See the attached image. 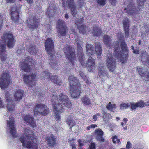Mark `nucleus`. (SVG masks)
Returning <instances> with one entry per match:
<instances>
[{"mask_svg":"<svg viewBox=\"0 0 149 149\" xmlns=\"http://www.w3.org/2000/svg\"><path fill=\"white\" fill-rule=\"evenodd\" d=\"M123 121L124 122L125 124H126V123L128 121L127 119V118H124L123 120Z\"/></svg>","mask_w":149,"mask_h":149,"instance_id":"69168bd1","label":"nucleus"},{"mask_svg":"<svg viewBox=\"0 0 149 149\" xmlns=\"http://www.w3.org/2000/svg\"><path fill=\"white\" fill-rule=\"evenodd\" d=\"M113 142L114 143H118L120 141V139L118 138L117 136H114L112 137Z\"/></svg>","mask_w":149,"mask_h":149,"instance_id":"c03bdc74","label":"nucleus"},{"mask_svg":"<svg viewBox=\"0 0 149 149\" xmlns=\"http://www.w3.org/2000/svg\"><path fill=\"white\" fill-rule=\"evenodd\" d=\"M27 51L29 52L31 54L35 55L36 54V45H35L30 44L26 47Z\"/></svg>","mask_w":149,"mask_h":149,"instance_id":"473e14b6","label":"nucleus"},{"mask_svg":"<svg viewBox=\"0 0 149 149\" xmlns=\"http://www.w3.org/2000/svg\"><path fill=\"white\" fill-rule=\"evenodd\" d=\"M12 116H10L9 118L10 121H7V124L9 125L10 128V132L14 137H17L18 136L16 129L15 125L13 119H12Z\"/></svg>","mask_w":149,"mask_h":149,"instance_id":"f3484780","label":"nucleus"},{"mask_svg":"<svg viewBox=\"0 0 149 149\" xmlns=\"http://www.w3.org/2000/svg\"><path fill=\"white\" fill-rule=\"evenodd\" d=\"M131 146V143L128 141L127 142V143L126 148L127 149H129L130 147Z\"/></svg>","mask_w":149,"mask_h":149,"instance_id":"bf43d9fd","label":"nucleus"},{"mask_svg":"<svg viewBox=\"0 0 149 149\" xmlns=\"http://www.w3.org/2000/svg\"><path fill=\"white\" fill-rule=\"evenodd\" d=\"M96 115H94L93 117V118L94 121H96L97 118V116H96Z\"/></svg>","mask_w":149,"mask_h":149,"instance_id":"e2e57ef3","label":"nucleus"},{"mask_svg":"<svg viewBox=\"0 0 149 149\" xmlns=\"http://www.w3.org/2000/svg\"><path fill=\"white\" fill-rule=\"evenodd\" d=\"M45 50L48 54L50 55V59L54 57V45L53 40L50 38H47L45 43Z\"/></svg>","mask_w":149,"mask_h":149,"instance_id":"9d476101","label":"nucleus"},{"mask_svg":"<svg viewBox=\"0 0 149 149\" xmlns=\"http://www.w3.org/2000/svg\"><path fill=\"white\" fill-rule=\"evenodd\" d=\"M33 59L29 56L25 58L22 61L20 65L21 69L25 72H29L31 70V66L33 65Z\"/></svg>","mask_w":149,"mask_h":149,"instance_id":"6e6552de","label":"nucleus"},{"mask_svg":"<svg viewBox=\"0 0 149 149\" xmlns=\"http://www.w3.org/2000/svg\"><path fill=\"white\" fill-rule=\"evenodd\" d=\"M66 4L68 8L71 9V13L74 17L77 14L76 7L74 0H67Z\"/></svg>","mask_w":149,"mask_h":149,"instance_id":"5701e85b","label":"nucleus"},{"mask_svg":"<svg viewBox=\"0 0 149 149\" xmlns=\"http://www.w3.org/2000/svg\"><path fill=\"white\" fill-rule=\"evenodd\" d=\"M65 18L67 19H68L69 18L68 15L67 13H66L65 14Z\"/></svg>","mask_w":149,"mask_h":149,"instance_id":"774afa93","label":"nucleus"},{"mask_svg":"<svg viewBox=\"0 0 149 149\" xmlns=\"http://www.w3.org/2000/svg\"><path fill=\"white\" fill-rule=\"evenodd\" d=\"M57 28L58 34L60 36H64L66 35L68 32V28L65 22L63 20H58L57 21Z\"/></svg>","mask_w":149,"mask_h":149,"instance_id":"ddd939ff","label":"nucleus"},{"mask_svg":"<svg viewBox=\"0 0 149 149\" xmlns=\"http://www.w3.org/2000/svg\"><path fill=\"white\" fill-rule=\"evenodd\" d=\"M3 23V18L2 15H0V30H1Z\"/></svg>","mask_w":149,"mask_h":149,"instance_id":"6e6d98bb","label":"nucleus"},{"mask_svg":"<svg viewBox=\"0 0 149 149\" xmlns=\"http://www.w3.org/2000/svg\"><path fill=\"white\" fill-rule=\"evenodd\" d=\"M96 145L94 142L91 143L89 145L88 149H96Z\"/></svg>","mask_w":149,"mask_h":149,"instance_id":"3c124183","label":"nucleus"},{"mask_svg":"<svg viewBox=\"0 0 149 149\" xmlns=\"http://www.w3.org/2000/svg\"><path fill=\"white\" fill-rule=\"evenodd\" d=\"M83 21V19L82 18L79 20H76L75 22V23L77 26L78 29H79V32L83 34H85L86 31V26L82 24Z\"/></svg>","mask_w":149,"mask_h":149,"instance_id":"393cba45","label":"nucleus"},{"mask_svg":"<svg viewBox=\"0 0 149 149\" xmlns=\"http://www.w3.org/2000/svg\"><path fill=\"white\" fill-rule=\"evenodd\" d=\"M15 0H6L7 3H13Z\"/></svg>","mask_w":149,"mask_h":149,"instance_id":"0e129e2a","label":"nucleus"},{"mask_svg":"<svg viewBox=\"0 0 149 149\" xmlns=\"http://www.w3.org/2000/svg\"><path fill=\"white\" fill-rule=\"evenodd\" d=\"M78 2L80 8H82L84 5V0H78Z\"/></svg>","mask_w":149,"mask_h":149,"instance_id":"603ef678","label":"nucleus"},{"mask_svg":"<svg viewBox=\"0 0 149 149\" xmlns=\"http://www.w3.org/2000/svg\"><path fill=\"white\" fill-rule=\"evenodd\" d=\"M117 108V106L115 104H112L110 102H109L107 104L106 108L107 110H109L111 112L115 110Z\"/></svg>","mask_w":149,"mask_h":149,"instance_id":"4c0bfd02","label":"nucleus"},{"mask_svg":"<svg viewBox=\"0 0 149 149\" xmlns=\"http://www.w3.org/2000/svg\"><path fill=\"white\" fill-rule=\"evenodd\" d=\"M138 107L143 108L144 107L145 103L142 100L136 103Z\"/></svg>","mask_w":149,"mask_h":149,"instance_id":"de8ad7c7","label":"nucleus"},{"mask_svg":"<svg viewBox=\"0 0 149 149\" xmlns=\"http://www.w3.org/2000/svg\"><path fill=\"white\" fill-rule=\"evenodd\" d=\"M15 42L14 37L10 32H6L3 34L0 42V57L2 61H4L6 58L5 43H7L8 47L12 48L14 47Z\"/></svg>","mask_w":149,"mask_h":149,"instance_id":"f03ea898","label":"nucleus"},{"mask_svg":"<svg viewBox=\"0 0 149 149\" xmlns=\"http://www.w3.org/2000/svg\"><path fill=\"white\" fill-rule=\"evenodd\" d=\"M97 139L100 142H103L105 141V139L102 136H97Z\"/></svg>","mask_w":149,"mask_h":149,"instance_id":"864d4df0","label":"nucleus"},{"mask_svg":"<svg viewBox=\"0 0 149 149\" xmlns=\"http://www.w3.org/2000/svg\"><path fill=\"white\" fill-rule=\"evenodd\" d=\"M0 78V86L2 89L6 88L11 81L10 76L8 72H5L1 75Z\"/></svg>","mask_w":149,"mask_h":149,"instance_id":"f8f14e48","label":"nucleus"},{"mask_svg":"<svg viewBox=\"0 0 149 149\" xmlns=\"http://www.w3.org/2000/svg\"><path fill=\"white\" fill-rule=\"evenodd\" d=\"M10 12V15L12 21L15 22H18L20 19L19 15L20 12L19 9H17L15 6L11 7Z\"/></svg>","mask_w":149,"mask_h":149,"instance_id":"6ab92c4d","label":"nucleus"},{"mask_svg":"<svg viewBox=\"0 0 149 149\" xmlns=\"http://www.w3.org/2000/svg\"><path fill=\"white\" fill-rule=\"evenodd\" d=\"M69 83V91L71 96L74 98H78L82 92L81 85L79 80L73 76L68 77Z\"/></svg>","mask_w":149,"mask_h":149,"instance_id":"20e7f679","label":"nucleus"},{"mask_svg":"<svg viewBox=\"0 0 149 149\" xmlns=\"http://www.w3.org/2000/svg\"><path fill=\"white\" fill-rule=\"evenodd\" d=\"M130 21L128 18L125 17L123 20V24L125 37L128 38L129 36Z\"/></svg>","mask_w":149,"mask_h":149,"instance_id":"b1692460","label":"nucleus"},{"mask_svg":"<svg viewBox=\"0 0 149 149\" xmlns=\"http://www.w3.org/2000/svg\"><path fill=\"white\" fill-rule=\"evenodd\" d=\"M77 48L79 60L83 66H85L86 64L84 65L85 64L84 63V54L83 53V49L80 43H77Z\"/></svg>","mask_w":149,"mask_h":149,"instance_id":"412c9836","label":"nucleus"},{"mask_svg":"<svg viewBox=\"0 0 149 149\" xmlns=\"http://www.w3.org/2000/svg\"><path fill=\"white\" fill-rule=\"evenodd\" d=\"M5 98L6 101L7 102V108L8 110L10 112L13 111L15 109V106L12 98L10 96V95L8 91L6 93Z\"/></svg>","mask_w":149,"mask_h":149,"instance_id":"a211bd4d","label":"nucleus"},{"mask_svg":"<svg viewBox=\"0 0 149 149\" xmlns=\"http://www.w3.org/2000/svg\"><path fill=\"white\" fill-rule=\"evenodd\" d=\"M146 0H137L138 3V8L139 10H140L143 7L144 5V3Z\"/></svg>","mask_w":149,"mask_h":149,"instance_id":"ea45409f","label":"nucleus"},{"mask_svg":"<svg viewBox=\"0 0 149 149\" xmlns=\"http://www.w3.org/2000/svg\"><path fill=\"white\" fill-rule=\"evenodd\" d=\"M90 127L92 128H94L95 127H97V126L96 124H92L90 125Z\"/></svg>","mask_w":149,"mask_h":149,"instance_id":"052dcab7","label":"nucleus"},{"mask_svg":"<svg viewBox=\"0 0 149 149\" xmlns=\"http://www.w3.org/2000/svg\"><path fill=\"white\" fill-rule=\"evenodd\" d=\"M100 6H104L106 4V0H96Z\"/></svg>","mask_w":149,"mask_h":149,"instance_id":"49530a36","label":"nucleus"},{"mask_svg":"<svg viewBox=\"0 0 149 149\" xmlns=\"http://www.w3.org/2000/svg\"><path fill=\"white\" fill-rule=\"evenodd\" d=\"M131 1H129V0H127V2H128V5H127V9L125 8L124 10H127L126 11L127 14L131 15H134L138 13V10L136 8L133 2V0H131Z\"/></svg>","mask_w":149,"mask_h":149,"instance_id":"dca6fc26","label":"nucleus"},{"mask_svg":"<svg viewBox=\"0 0 149 149\" xmlns=\"http://www.w3.org/2000/svg\"><path fill=\"white\" fill-rule=\"evenodd\" d=\"M24 132L26 134L25 136H23L19 138L23 147L29 149L32 148L37 149L38 148V145L34 142L35 141L37 142V140L34 137L33 133L34 132L30 129L29 127H27L25 128Z\"/></svg>","mask_w":149,"mask_h":149,"instance_id":"7ed1b4c3","label":"nucleus"},{"mask_svg":"<svg viewBox=\"0 0 149 149\" xmlns=\"http://www.w3.org/2000/svg\"><path fill=\"white\" fill-rule=\"evenodd\" d=\"M106 64L109 70L111 72H114L116 68V62L114 59L112 53H108L107 55Z\"/></svg>","mask_w":149,"mask_h":149,"instance_id":"9b49d317","label":"nucleus"},{"mask_svg":"<svg viewBox=\"0 0 149 149\" xmlns=\"http://www.w3.org/2000/svg\"><path fill=\"white\" fill-rule=\"evenodd\" d=\"M24 123L28 124L31 127L34 128L36 127V124L34 118L29 114L24 116L22 117Z\"/></svg>","mask_w":149,"mask_h":149,"instance_id":"aec40b11","label":"nucleus"},{"mask_svg":"<svg viewBox=\"0 0 149 149\" xmlns=\"http://www.w3.org/2000/svg\"><path fill=\"white\" fill-rule=\"evenodd\" d=\"M103 42L106 46L110 47L111 45L112 39L111 37L109 35H104L103 37Z\"/></svg>","mask_w":149,"mask_h":149,"instance_id":"7c9ffc66","label":"nucleus"},{"mask_svg":"<svg viewBox=\"0 0 149 149\" xmlns=\"http://www.w3.org/2000/svg\"><path fill=\"white\" fill-rule=\"evenodd\" d=\"M66 122L68 125L69 126L70 129L72 128L75 125V123L74 121L70 116L66 118Z\"/></svg>","mask_w":149,"mask_h":149,"instance_id":"e433bc0d","label":"nucleus"},{"mask_svg":"<svg viewBox=\"0 0 149 149\" xmlns=\"http://www.w3.org/2000/svg\"><path fill=\"white\" fill-rule=\"evenodd\" d=\"M130 103L131 108L132 110H136V108L138 107L137 104H136V103L135 104L134 103Z\"/></svg>","mask_w":149,"mask_h":149,"instance_id":"09e8293b","label":"nucleus"},{"mask_svg":"<svg viewBox=\"0 0 149 149\" xmlns=\"http://www.w3.org/2000/svg\"><path fill=\"white\" fill-rule=\"evenodd\" d=\"M87 54L88 56L93 55L95 52L94 47L91 44L87 43L86 45Z\"/></svg>","mask_w":149,"mask_h":149,"instance_id":"f704fd0d","label":"nucleus"},{"mask_svg":"<svg viewBox=\"0 0 149 149\" xmlns=\"http://www.w3.org/2000/svg\"><path fill=\"white\" fill-rule=\"evenodd\" d=\"M131 49L133 50L132 52L136 54H139V52L138 49H134V47L133 45H132L131 47Z\"/></svg>","mask_w":149,"mask_h":149,"instance_id":"8fccbe9b","label":"nucleus"},{"mask_svg":"<svg viewBox=\"0 0 149 149\" xmlns=\"http://www.w3.org/2000/svg\"><path fill=\"white\" fill-rule=\"evenodd\" d=\"M51 101L53 105L54 116L56 120L61 122V116L59 113L64 111V107L69 109L72 106V104L68 96L63 93L59 95V98L56 93L53 94L51 97Z\"/></svg>","mask_w":149,"mask_h":149,"instance_id":"f257e3e1","label":"nucleus"},{"mask_svg":"<svg viewBox=\"0 0 149 149\" xmlns=\"http://www.w3.org/2000/svg\"><path fill=\"white\" fill-rule=\"evenodd\" d=\"M54 10H55V9L53 8V9H50L49 8V7L47 9L46 14L49 17V18H50V17L52 16V15L51 14V13L52 10L54 11Z\"/></svg>","mask_w":149,"mask_h":149,"instance_id":"37998d69","label":"nucleus"},{"mask_svg":"<svg viewBox=\"0 0 149 149\" xmlns=\"http://www.w3.org/2000/svg\"><path fill=\"white\" fill-rule=\"evenodd\" d=\"M79 73L81 77L85 81V83L87 85H89L90 82L88 78L86 76L83 72L80 71Z\"/></svg>","mask_w":149,"mask_h":149,"instance_id":"58836bf2","label":"nucleus"},{"mask_svg":"<svg viewBox=\"0 0 149 149\" xmlns=\"http://www.w3.org/2000/svg\"><path fill=\"white\" fill-rule=\"evenodd\" d=\"M101 43L99 42H95V50L97 56V57L100 58H101V53L102 51Z\"/></svg>","mask_w":149,"mask_h":149,"instance_id":"c85d7f7f","label":"nucleus"},{"mask_svg":"<svg viewBox=\"0 0 149 149\" xmlns=\"http://www.w3.org/2000/svg\"><path fill=\"white\" fill-rule=\"evenodd\" d=\"M98 76L101 79L102 82H104L107 79H109L110 76L108 73L101 68L98 72Z\"/></svg>","mask_w":149,"mask_h":149,"instance_id":"bb28decb","label":"nucleus"},{"mask_svg":"<svg viewBox=\"0 0 149 149\" xmlns=\"http://www.w3.org/2000/svg\"><path fill=\"white\" fill-rule=\"evenodd\" d=\"M95 134L97 135V136H103L104 132L100 129H96L95 130Z\"/></svg>","mask_w":149,"mask_h":149,"instance_id":"79ce46f5","label":"nucleus"},{"mask_svg":"<svg viewBox=\"0 0 149 149\" xmlns=\"http://www.w3.org/2000/svg\"><path fill=\"white\" fill-rule=\"evenodd\" d=\"M75 139L74 138L71 139L70 140H69L68 141L69 142L74 141L75 140Z\"/></svg>","mask_w":149,"mask_h":149,"instance_id":"338daca9","label":"nucleus"},{"mask_svg":"<svg viewBox=\"0 0 149 149\" xmlns=\"http://www.w3.org/2000/svg\"><path fill=\"white\" fill-rule=\"evenodd\" d=\"M78 142L79 143V146L80 148H81L82 146H83V143H82V141L80 139H79L78 140Z\"/></svg>","mask_w":149,"mask_h":149,"instance_id":"5fc2aeb1","label":"nucleus"},{"mask_svg":"<svg viewBox=\"0 0 149 149\" xmlns=\"http://www.w3.org/2000/svg\"><path fill=\"white\" fill-rule=\"evenodd\" d=\"M141 54V60L142 62L149 65V57L147 53L145 51H142Z\"/></svg>","mask_w":149,"mask_h":149,"instance_id":"c756f323","label":"nucleus"},{"mask_svg":"<svg viewBox=\"0 0 149 149\" xmlns=\"http://www.w3.org/2000/svg\"><path fill=\"white\" fill-rule=\"evenodd\" d=\"M63 50L67 58L70 61L73 65H74V61L76 59L75 50L70 45H65Z\"/></svg>","mask_w":149,"mask_h":149,"instance_id":"0eeeda50","label":"nucleus"},{"mask_svg":"<svg viewBox=\"0 0 149 149\" xmlns=\"http://www.w3.org/2000/svg\"><path fill=\"white\" fill-rule=\"evenodd\" d=\"M24 95L23 91L21 89L16 90L14 95L15 100L18 102L23 97Z\"/></svg>","mask_w":149,"mask_h":149,"instance_id":"2f4dec72","label":"nucleus"},{"mask_svg":"<svg viewBox=\"0 0 149 149\" xmlns=\"http://www.w3.org/2000/svg\"><path fill=\"white\" fill-rule=\"evenodd\" d=\"M101 29L97 26H95L93 29L92 33L94 37H98L102 33Z\"/></svg>","mask_w":149,"mask_h":149,"instance_id":"72a5a7b5","label":"nucleus"},{"mask_svg":"<svg viewBox=\"0 0 149 149\" xmlns=\"http://www.w3.org/2000/svg\"><path fill=\"white\" fill-rule=\"evenodd\" d=\"M130 105L129 103H125L122 102L119 106L120 109L123 110L128 108L130 107Z\"/></svg>","mask_w":149,"mask_h":149,"instance_id":"a19ab883","label":"nucleus"},{"mask_svg":"<svg viewBox=\"0 0 149 149\" xmlns=\"http://www.w3.org/2000/svg\"><path fill=\"white\" fill-rule=\"evenodd\" d=\"M28 27L32 31L37 29L40 25V20L37 17L34 15H31L27 20Z\"/></svg>","mask_w":149,"mask_h":149,"instance_id":"1a4fd4ad","label":"nucleus"},{"mask_svg":"<svg viewBox=\"0 0 149 149\" xmlns=\"http://www.w3.org/2000/svg\"><path fill=\"white\" fill-rule=\"evenodd\" d=\"M26 1L27 3L29 4H33V0H26Z\"/></svg>","mask_w":149,"mask_h":149,"instance_id":"680f3d73","label":"nucleus"},{"mask_svg":"<svg viewBox=\"0 0 149 149\" xmlns=\"http://www.w3.org/2000/svg\"><path fill=\"white\" fill-rule=\"evenodd\" d=\"M109 114L107 113H105L103 115V117L104 119H109Z\"/></svg>","mask_w":149,"mask_h":149,"instance_id":"13d9d810","label":"nucleus"},{"mask_svg":"<svg viewBox=\"0 0 149 149\" xmlns=\"http://www.w3.org/2000/svg\"><path fill=\"white\" fill-rule=\"evenodd\" d=\"M109 1L111 5L114 6L116 5L117 0H109Z\"/></svg>","mask_w":149,"mask_h":149,"instance_id":"4d7b16f0","label":"nucleus"},{"mask_svg":"<svg viewBox=\"0 0 149 149\" xmlns=\"http://www.w3.org/2000/svg\"><path fill=\"white\" fill-rule=\"evenodd\" d=\"M50 74V73L46 71H43L42 73V75H43L45 79H49L57 85H61L62 84L61 80L59 79L56 76L53 75L51 76Z\"/></svg>","mask_w":149,"mask_h":149,"instance_id":"2eb2a0df","label":"nucleus"},{"mask_svg":"<svg viewBox=\"0 0 149 149\" xmlns=\"http://www.w3.org/2000/svg\"><path fill=\"white\" fill-rule=\"evenodd\" d=\"M54 58H54H52V60H51V59H50V64L51 65V67L55 69L56 68H56V66L57 67H58V66H58V65L56 64L55 62L54 63V62L53 61V59Z\"/></svg>","mask_w":149,"mask_h":149,"instance_id":"a18cd8bd","label":"nucleus"},{"mask_svg":"<svg viewBox=\"0 0 149 149\" xmlns=\"http://www.w3.org/2000/svg\"><path fill=\"white\" fill-rule=\"evenodd\" d=\"M34 107L33 112L35 116L40 115L46 116L50 112L48 107L45 104L41 103L37 104Z\"/></svg>","mask_w":149,"mask_h":149,"instance_id":"423d86ee","label":"nucleus"},{"mask_svg":"<svg viewBox=\"0 0 149 149\" xmlns=\"http://www.w3.org/2000/svg\"><path fill=\"white\" fill-rule=\"evenodd\" d=\"M45 139L47 145L49 147H52L56 146L57 144V139L56 136L53 134H51L49 136L45 137Z\"/></svg>","mask_w":149,"mask_h":149,"instance_id":"4be33fe9","label":"nucleus"},{"mask_svg":"<svg viewBox=\"0 0 149 149\" xmlns=\"http://www.w3.org/2000/svg\"><path fill=\"white\" fill-rule=\"evenodd\" d=\"M138 73L141 77L146 81H149V72L145 71L143 68L139 67L137 68Z\"/></svg>","mask_w":149,"mask_h":149,"instance_id":"a878e982","label":"nucleus"},{"mask_svg":"<svg viewBox=\"0 0 149 149\" xmlns=\"http://www.w3.org/2000/svg\"><path fill=\"white\" fill-rule=\"evenodd\" d=\"M89 71H93L95 69V61L91 56H89L86 63Z\"/></svg>","mask_w":149,"mask_h":149,"instance_id":"cd10ccee","label":"nucleus"},{"mask_svg":"<svg viewBox=\"0 0 149 149\" xmlns=\"http://www.w3.org/2000/svg\"><path fill=\"white\" fill-rule=\"evenodd\" d=\"M121 52L119 47L114 48L115 55L119 61L123 64L126 62L129 56V49L125 40L120 39Z\"/></svg>","mask_w":149,"mask_h":149,"instance_id":"39448f33","label":"nucleus"},{"mask_svg":"<svg viewBox=\"0 0 149 149\" xmlns=\"http://www.w3.org/2000/svg\"><path fill=\"white\" fill-rule=\"evenodd\" d=\"M81 101L84 105L88 106L91 104V101L90 98L87 96H83L81 99Z\"/></svg>","mask_w":149,"mask_h":149,"instance_id":"c9c22d12","label":"nucleus"},{"mask_svg":"<svg viewBox=\"0 0 149 149\" xmlns=\"http://www.w3.org/2000/svg\"><path fill=\"white\" fill-rule=\"evenodd\" d=\"M23 77L24 82L27 85L31 87L35 85V81L36 79L35 74L32 73L29 75L25 74Z\"/></svg>","mask_w":149,"mask_h":149,"instance_id":"4468645a","label":"nucleus"}]
</instances>
